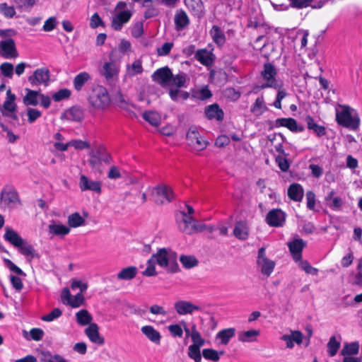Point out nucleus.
Segmentation results:
<instances>
[{"instance_id":"f8f14e48","label":"nucleus","mask_w":362,"mask_h":362,"mask_svg":"<svg viewBox=\"0 0 362 362\" xmlns=\"http://www.w3.org/2000/svg\"><path fill=\"white\" fill-rule=\"evenodd\" d=\"M1 203L8 207H13L20 203V199L17 191L12 187H5L1 192Z\"/></svg>"},{"instance_id":"58836bf2","label":"nucleus","mask_w":362,"mask_h":362,"mask_svg":"<svg viewBox=\"0 0 362 362\" xmlns=\"http://www.w3.org/2000/svg\"><path fill=\"white\" fill-rule=\"evenodd\" d=\"M259 335V331L250 329L238 333V340L242 342H252L256 341V337Z\"/></svg>"},{"instance_id":"79ce46f5","label":"nucleus","mask_w":362,"mask_h":362,"mask_svg":"<svg viewBox=\"0 0 362 362\" xmlns=\"http://www.w3.org/2000/svg\"><path fill=\"white\" fill-rule=\"evenodd\" d=\"M143 118L150 124L157 127L160 123V116L154 111H146L143 113Z\"/></svg>"},{"instance_id":"c03bdc74","label":"nucleus","mask_w":362,"mask_h":362,"mask_svg":"<svg viewBox=\"0 0 362 362\" xmlns=\"http://www.w3.org/2000/svg\"><path fill=\"white\" fill-rule=\"evenodd\" d=\"M76 321L80 325H87L91 324L92 316L86 310H81L76 314Z\"/></svg>"},{"instance_id":"4468645a","label":"nucleus","mask_w":362,"mask_h":362,"mask_svg":"<svg viewBox=\"0 0 362 362\" xmlns=\"http://www.w3.org/2000/svg\"><path fill=\"white\" fill-rule=\"evenodd\" d=\"M154 82L160 84L162 87L167 86L171 81L173 73L168 66L158 69L151 76Z\"/></svg>"},{"instance_id":"393cba45","label":"nucleus","mask_w":362,"mask_h":362,"mask_svg":"<svg viewBox=\"0 0 362 362\" xmlns=\"http://www.w3.org/2000/svg\"><path fill=\"white\" fill-rule=\"evenodd\" d=\"M16 95L11 93V89L6 91V98L4 102L3 109L1 110L4 116H8V112L13 113L16 110Z\"/></svg>"},{"instance_id":"49530a36","label":"nucleus","mask_w":362,"mask_h":362,"mask_svg":"<svg viewBox=\"0 0 362 362\" xmlns=\"http://www.w3.org/2000/svg\"><path fill=\"white\" fill-rule=\"evenodd\" d=\"M180 261L182 266L186 269H191L198 264V260L192 255H181Z\"/></svg>"},{"instance_id":"f257e3e1","label":"nucleus","mask_w":362,"mask_h":362,"mask_svg":"<svg viewBox=\"0 0 362 362\" xmlns=\"http://www.w3.org/2000/svg\"><path fill=\"white\" fill-rule=\"evenodd\" d=\"M336 122L351 131L359 128L361 119L357 111L347 105L337 104L335 107Z\"/></svg>"},{"instance_id":"774afa93","label":"nucleus","mask_w":362,"mask_h":362,"mask_svg":"<svg viewBox=\"0 0 362 362\" xmlns=\"http://www.w3.org/2000/svg\"><path fill=\"white\" fill-rule=\"evenodd\" d=\"M56 25L57 19L55 17L52 16L45 21L42 27V30L45 32H50L55 28Z\"/></svg>"},{"instance_id":"7c9ffc66","label":"nucleus","mask_w":362,"mask_h":362,"mask_svg":"<svg viewBox=\"0 0 362 362\" xmlns=\"http://www.w3.org/2000/svg\"><path fill=\"white\" fill-rule=\"evenodd\" d=\"M235 334V329L230 327L222 329L216 334V339L219 341V343L222 345H227L230 339Z\"/></svg>"},{"instance_id":"3c124183","label":"nucleus","mask_w":362,"mask_h":362,"mask_svg":"<svg viewBox=\"0 0 362 362\" xmlns=\"http://www.w3.org/2000/svg\"><path fill=\"white\" fill-rule=\"evenodd\" d=\"M340 347V341L335 337H332L327 344V351L331 356H334Z\"/></svg>"},{"instance_id":"0eeeda50","label":"nucleus","mask_w":362,"mask_h":362,"mask_svg":"<svg viewBox=\"0 0 362 362\" xmlns=\"http://www.w3.org/2000/svg\"><path fill=\"white\" fill-rule=\"evenodd\" d=\"M276 68L271 63H266L264 65V69L261 72V76L266 82L261 85L260 88L264 89L267 88H277L278 84L276 80Z\"/></svg>"},{"instance_id":"864d4df0","label":"nucleus","mask_w":362,"mask_h":362,"mask_svg":"<svg viewBox=\"0 0 362 362\" xmlns=\"http://www.w3.org/2000/svg\"><path fill=\"white\" fill-rule=\"evenodd\" d=\"M202 355L205 359L211 360L213 361H218L220 358V354L218 352L212 349H203Z\"/></svg>"},{"instance_id":"4be33fe9","label":"nucleus","mask_w":362,"mask_h":362,"mask_svg":"<svg viewBox=\"0 0 362 362\" xmlns=\"http://www.w3.org/2000/svg\"><path fill=\"white\" fill-rule=\"evenodd\" d=\"M175 28L177 31L183 30L189 24V18L182 9L176 11L174 16Z\"/></svg>"},{"instance_id":"2eb2a0df","label":"nucleus","mask_w":362,"mask_h":362,"mask_svg":"<svg viewBox=\"0 0 362 362\" xmlns=\"http://www.w3.org/2000/svg\"><path fill=\"white\" fill-rule=\"evenodd\" d=\"M132 16V13L129 10L120 11L115 13L112 17V28L115 30H122L123 25L129 21Z\"/></svg>"},{"instance_id":"0e129e2a","label":"nucleus","mask_w":362,"mask_h":362,"mask_svg":"<svg viewBox=\"0 0 362 362\" xmlns=\"http://www.w3.org/2000/svg\"><path fill=\"white\" fill-rule=\"evenodd\" d=\"M84 303V297L82 293L79 292L74 297H71V300L69 302V305L72 308H78Z\"/></svg>"},{"instance_id":"a211bd4d","label":"nucleus","mask_w":362,"mask_h":362,"mask_svg":"<svg viewBox=\"0 0 362 362\" xmlns=\"http://www.w3.org/2000/svg\"><path fill=\"white\" fill-rule=\"evenodd\" d=\"M78 185L82 192L89 190L97 194L101 192V182L97 180H91L85 175L80 176Z\"/></svg>"},{"instance_id":"a19ab883","label":"nucleus","mask_w":362,"mask_h":362,"mask_svg":"<svg viewBox=\"0 0 362 362\" xmlns=\"http://www.w3.org/2000/svg\"><path fill=\"white\" fill-rule=\"evenodd\" d=\"M93 152L98 156V158L105 163H110L112 161V156L104 145L100 144Z\"/></svg>"},{"instance_id":"c756f323","label":"nucleus","mask_w":362,"mask_h":362,"mask_svg":"<svg viewBox=\"0 0 362 362\" xmlns=\"http://www.w3.org/2000/svg\"><path fill=\"white\" fill-rule=\"evenodd\" d=\"M304 195L303 187L298 183L291 184L288 189V197L294 202H300Z\"/></svg>"},{"instance_id":"bb28decb","label":"nucleus","mask_w":362,"mask_h":362,"mask_svg":"<svg viewBox=\"0 0 362 362\" xmlns=\"http://www.w3.org/2000/svg\"><path fill=\"white\" fill-rule=\"evenodd\" d=\"M4 238L6 241L8 242L17 248L19 246H21V244L25 241V240L23 239L16 231L9 227H6L5 228Z\"/></svg>"},{"instance_id":"c9c22d12","label":"nucleus","mask_w":362,"mask_h":362,"mask_svg":"<svg viewBox=\"0 0 362 362\" xmlns=\"http://www.w3.org/2000/svg\"><path fill=\"white\" fill-rule=\"evenodd\" d=\"M90 79V74L86 71H83L77 74L74 78V87L77 91H81L86 84Z\"/></svg>"},{"instance_id":"7ed1b4c3","label":"nucleus","mask_w":362,"mask_h":362,"mask_svg":"<svg viewBox=\"0 0 362 362\" xmlns=\"http://www.w3.org/2000/svg\"><path fill=\"white\" fill-rule=\"evenodd\" d=\"M88 101L93 107L97 110H104L110 104V97L105 87L97 86L93 89Z\"/></svg>"},{"instance_id":"423d86ee","label":"nucleus","mask_w":362,"mask_h":362,"mask_svg":"<svg viewBox=\"0 0 362 362\" xmlns=\"http://www.w3.org/2000/svg\"><path fill=\"white\" fill-rule=\"evenodd\" d=\"M257 264L260 269L262 274L269 276L275 267V262L269 259L266 256V250L264 247H260L258 250L257 257Z\"/></svg>"},{"instance_id":"680f3d73","label":"nucleus","mask_w":362,"mask_h":362,"mask_svg":"<svg viewBox=\"0 0 362 362\" xmlns=\"http://www.w3.org/2000/svg\"><path fill=\"white\" fill-rule=\"evenodd\" d=\"M296 263H298V266L303 270L305 271L307 274H317V269L313 267L312 266H310V264H309V262L306 260H303L302 259H300V261H298V262H296Z\"/></svg>"},{"instance_id":"6e6d98bb","label":"nucleus","mask_w":362,"mask_h":362,"mask_svg":"<svg viewBox=\"0 0 362 362\" xmlns=\"http://www.w3.org/2000/svg\"><path fill=\"white\" fill-rule=\"evenodd\" d=\"M71 95V91L67 88H62L54 93L52 95V99L55 102H59L61 100L67 99Z\"/></svg>"},{"instance_id":"9d476101","label":"nucleus","mask_w":362,"mask_h":362,"mask_svg":"<svg viewBox=\"0 0 362 362\" xmlns=\"http://www.w3.org/2000/svg\"><path fill=\"white\" fill-rule=\"evenodd\" d=\"M0 55L4 59H15L18 57L15 41L12 38L0 41Z\"/></svg>"},{"instance_id":"473e14b6","label":"nucleus","mask_w":362,"mask_h":362,"mask_svg":"<svg viewBox=\"0 0 362 362\" xmlns=\"http://www.w3.org/2000/svg\"><path fill=\"white\" fill-rule=\"evenodd\" d=\"M210 35L214 42L219 47H222L226 43V35L218 25H214L210 30Z\"/></svg>"},{"instance_id":"9b49d317","label":"nucleus","mask_w":362,"mask_h":362,"mask_svg":"<svg viewBox=\"0 0 362 362\" xmlns=\"http://www.w3.org/2000/svg\"><path fill=\"white\" fill-rule=\"evenodd\" d=\"M290 254L295 262L302 259V252L306 246V242L299 238H293L287 243Z\"/></svg>"},{"instance_id":"4d7b16f0","label":"nucleus","mask_w":362,"mask_h":362,"mask_svg":"<svg viewBox=\"0 0 362 362\" xmlns=\"http://www.w3.org/2000/svg\"><path fill=\"white\" fill-rule=\"evenodd\" d=\"M130 75L134 76L143 72L142 64L140 60H135L131 66H127Z\"/></svg>"},{"instance_id":"412c9836","label":"nucleus","mask_w":362,"mask_h":362,"mask_svg":"<svg viewBox=\"0 0 362 362\" xmlns=\"http://www.w3.org/2000/svg\"><path fill=\"white\" fill-rule=\"evenodd\" d=\"M70 228L65 225L59 224L53 222L48 226L47 231L50 238L54 236L63 238L70 233Z\"/></svg>"},{"instance_id":"dca6fc26","label":"nucleus","mask_w":362,"mask_h":362,"mask_svg":"<svg viewBox=\"0 0 362 362\" xmlns=\"http://www.w3.org/2000/svg\"><path fill=\"white\" fill-rule=\"evenodd\" d=\"M286 221V215L284 211L279 209L270 210L266 216V222L272 227H281Z\"/></svg>"},{"instance_id":"c85d7f7f","label":"nucleus","mask_w":362,"mask_h":362,"mask_svg":"<svg viewBox=\"0 0 362 362\" xmlns=\"http://www.w3.org/2000/svg\"><path fill=\"white\" fill-rule=\"evenodd\" d=\"M327 205L333 210L341 209L344 201L334 191H331L325 198Z\"/></svg>"},{"instance_id":"e433bc0d","label":"nucleus","mask_w":362,"mask_h":362,"mask_svg":"<svg viewBox=\"0 0 362 362\" xmlns=\"http://www.w3.org/2000/svg\"><path fill=\"white\" fill-rule=\"evenodd\" d=\"M195 59L204 66H209L213 62L211 53L206 49H198L195 53Z\"/></svg>"},{"instance_id":"a878e982","label":"nucleus","mask_w":362,"mask_h":362,"mask_svg":"<svg viewBox=\"0 0 362 362\" xmlns=\"http://www.w3.org/2000/svg\"><path fill=\"white\" fill-rule=\"evenodd\" d=\"M204 112L209 119H216L217 121L223 119L224 112L216 103L206 106Z\"/></svg>"},{"instance_id":"a18cd8bd","label":"nucleus","mask_w":362,"mask_h":362,"mask_svg":"<svg viewBox=\"0 0 362 362\" xmlns=\"http://www.w3.org/2000/svg\"><path fill=\"white\" fill-rule=\"evenodd\" d=\"M359 351L358 342H352L344 344L341 354L343 356H351L357 354Z\"/></svg>"},{"instance_id":"1a4fd4ad","label":"nucleus","mask_w":362,"mask_h":362,"mask_svg":"<svg viewBox=\"0 0 362 362\" xmlns=\"http://www.w3.org/2000/svg\"><path fill=\"white\" fill-rule=\"evenodd\" d=\"M50 81V71L46 67L37 69L33 74L28 77L29 83L33 86L43 84L48 86Z\"/></svg>"},{"instance_id":"13d9d810","label":"nucleus","mask_w":362,"mask_h":362,"mask_svg":"<svg viewBox=\"0 0 362 362\" xmlns=\"http://www.w3.org/2000/svg\"><path fill=\"white\" fill-rule=\"evenodd\" d=\"M0 12L8 18H11L16 15L13 6H9L6 3L0 4Z\"/></svg>"},{"instance_id":"39448f33","label":"nucleus","mask_w":362,"mask_h":362,"mask_svg":"<svg viewBox=\"0 0 362 362\" xmlns=\"http://www.w3.org/2000/svg\"><path fill=\"white\" fill-rule=\"evenodd\" d=\"M187 144L195 151H202L207 146V141L199 135L196 127H190L186 136Z\"/></svg>"},{"instance_id":"ea45409f","label":"nucleus","mask_w":362,"mask_h":362,"mask_svg":"<svg viewBox=\"0 0 362 362\" xmlns=\"http://www.w3.org/2000/svg\"><path fill=\"white\" fill-rule=\"evenodd\" d=\"M266 110H267V107L263 95L258 97L250 108V111L257 116L262 115Z\"/></svg>"},{"instance_id":"6ab92c4d","label":"nucleus","mask_w":362,"mask_h":362,"mask_svg":"<svg viewBox=\"0 0 362 362\" xmlns=\"http://www.w3.org/2000/svg\"><path fill=\"white\" fill-rule=\"evenodd\" d=\"M174 308L177 313L180 315L192 314L194 311L201 310L199 306L194 305L191 302L187 300H178L175 302Z\"/></svg>"},{"instance_id":"2f4dec72","label":"nucleus","mask_w":362,"mask_h":362,"mask_svg":"<svg viewBox=\"0 0 362 362\" xmlns=\"http://www.w3.org/2000/svg\"><path fill=\"white\" fill-rule=\"evenodd\" d=\"M26 94L23 97V103L27 105L36 106L39 103L40 90H33L29 88H25Z\"/></svg>"},{"instance_id":"f3484780","label":"nucleus","mask_w":362,"mask_h":362,"mask_svg":"<svg viewBox=\"0 0 362 362\" xmlns=\"http://www.w3.org/2000/svg\"><path fill=\"white\" fill-rule=\"evenodd\" d=\"M182 218L178 222L179 229L184 233L190 235L197 231L194 219L186 212L182 211Z\"/></svg>"},{"instance_id":"338daca9","label":"nucleus","mask_w":362,"mask_h":362,"mask_svg":"<svg viewBox=\"0 0 362 362\" xmlns=\"http://www.w3.org/2000/svg\"><path fill=\"white\" fill-rule=\"evenodd\" d=\"M171 81H173V84L177 86L178 88L183 87L185 86V83L186 82V74L184 73H180L175 76L173 75Z\"/></svg>"},{"instance_id":"69168bd1","label":"nucleus","mask_w":362,"mask_h":362,"mask_svg":"<svg viewBox=\"0 0 362 362\" xmlns=\"http://www.w3.org/2000/svg\"><path fill=\"white\" fill-rule=\"evenodd\" d=\"M62 315V312L59 308L53 309L49 314L42 317V320L45 322H52L59 317Z\"/></svg>"},{"instance_id":"ddd939ff","label":"nucleus","mask_w":362,"mask_h":362,"mask_svg":"<svg viewBox=\"0 0 362 362\" xmlns=\"http://www.w3.org/2000/svg\"><path fill=\"white\" fill-rule=\"evenodd\" d=\"M152 196L156 204H163V201L160 199V197L170 202L173 200L174 195L171 187L165 185H160L153 188Z\"/></svg>"},{"instance_id":"bf43d9fd","label":"nucleus","mask_w":362,"mask_h":362,"mask_svg":"<svg viewBox=\"0 0 362 362\" xmlns=\"http://www.w3.org/2000/svg\"><path fill=\"white\" fill-rule=\"evenodd\" d=\"M182 325L179 324H173L168 326V329L170 334L173 337H182L183 335V329L182 327Z\"/></svg>"},{"instance_id":"5701e85b","label":"nucleus","mask_w":362,"mask_h":362,"mask_svg":"<svg viewBox=\"0 0 362 362\" xmlns=\"http://www.w3.org/2000/svg\"><path fill=\"white\" fill-rule=\"evenodd\" d=\"M186 6L192 16L200 18L204 15V5L202 0H185Z\"/></svg>"},{"instance_id":"aec40b11","label":"nucleus","mask_w":362,"mask_h":362,"mask_svg":"<svg viewBox=\"0 0 362 362\" xmlns=\"http://www.w3.org/2000/svg\"><path fill=\"white\" fill-rule=\"evenodd\" d=\"M275 127H286L293 132H300L303 130V127L299 126L293 118H278L274 122Z\"/></svg>"},{"instance_id":"6e6552de","label":"nucleus","mask_w":362,"mask_h":362,"mask_svg":"<svg viewBox=\"0 0 362 362\" xmlns=\"http://www.w3.org/2000/svg\"><path fill=\"white\" fill-rule=\"evenodd\" d=\"M112 54L113 52L110 53V58H112ZM119 71V66L110 59V62L104 63L100 70V74L105 78L107 83H112L117 78Z\"/></svg>"},{"instance_id":"72a5a7b5","label":"nucleus","mask_w":362,"mask_h":362,"mask_svg":"<svg viewBox=\"0 0 362 362\" xmlns=\"http://www.w3.org/2000/svg\"><path fill=\"white\" fill-rule=\"evenodd\" d=\"M248 228L243 221H238L235 223L233 230V235L239 240H245L248 238Z\"/></svg>"},{"instance_id":"052dcab7","label":"nucleus","mask_w":362,"mask_h":362,"mask_svg":"<svg viewBox=\"0 0 362 362\" xmlns=\"http://www.w3.org/2000/svg\"><path fill=\"white\" fill-rule=\"evenodd\" d=\"M194 96L199 100H204L212 96L211 92L207 86L202 87L199 90L195 93Z\"/></svg>"},{"instance_id":"20e7f679","label":"nucleus","mask_w":362,"mask_h":362,"mask_svg":"<svg viewBox=\"0 0 362 362\" xmlns=\"http://www.w3.org/2000/svg\"><path fill=\"white\" fill-rule=\"evenodd\" d=\"M318 80L320 86L318 90L320 91L321 104L329 105L335 95L334 85L324 76L318 77Z\"/></svg>"},{"instance_id":"37998d69","label":"nucleus","mask_w":362,"mask_h":362,"mask_svg":"<svg viewBox=\"0 0 362 362\" xmlns=\"http://www.w3.org/2000/svg\"><path fill=\"white\" fill-rule=\"evenodd\" d=\"M67 221L69 227L71 228H77L83 226L85 223V219L78 212L70 214Z\"/></svg>"},{"instance_id":"e2e57ef3","label":"nucleus","mask_w":362,"mask_h":362,"mask_svg":"<svg viewBox=\"0 0 362 362\" xmlns=\"http://www.w3.org/2000/svg\"><path fill=\"white\" fill-rule=\"evenodd\" d=\"M28 121L32 124L42 116V112L34 108L29 107L27 110Z\"/></svg>"},{"instance_id":"5fc2aeb1","label":"nucleus","mask_w":362,"mask_h":362,"mask_svg":"<svg viewBox=\"0 0 362 362\" xmlns=\"http://www.w3.org/2000/svg\"><path fill=\"white\" fill-rule=\"evenodd\" d=\"M156 263L154 259L151 257L147 261V267L146 269L142 272V274L145 276H155L157 275V272L155 267Z\"/></svg>"},{"instance_id":"09e8293b","label":"nucleus","mask_w":362,"mask_h":362,"mask_svg":"<svg viewBox=\"0 0 362 362\" xmlns=\"http://www.w3.org/2000/svg\"><path fill=\"white\" fill-rule=\"evenodd\" d=\"M45 334L44 331L40 328H33L30 330L29 337H28V333L25 332L24 337L28 339H33L34 341H40L42 339Z\"/></svg>"},{"instance_id":"8fccbe9b","label":"nucleus","mask_w":362,"mask_h":362,"mask_svg":"<svg viewBox=\"0 0 362 362\" xmlns=\"http://www.w3.org/2000/svg\"><path fill=\"white\" fill-rule=\"evenodd\" d=\"M202 346H193L190 345L188 347V356L193 359L194 362H201L202 361V355L200 351V348Z\"/></svg>"},{"instance_id":"de8ad7c7","label":"nucleus","mask_w":362,"mask_h":362,"mask_svg":"<svg viewBox=\"0 0 362 362\" xmlns=\"http://www.w3.org/2000/svg\"><path fill=\"white\" fill-rule=\"evenodd\" d=\"M70 119L75 122H81L84 117L83 110L77 106H73L69 111Z\"/></svg>"},{"instance_id":"4c0bfd02","label":"nucleus","mask_w":362,"mask_h":362,"mask_svg":"<svg viewBox=\"0 0 362 362\" xmlns=\"http://www.w3.org/2000/svg\"><path fill=\"white\" fill-rule=\"evenodd\" d=\"M137 268L134 266H129L123 268L117 275V277L119 280H132L137 274Z\"/></svg>"},{"instance_id":"603ef678","label":"nucleus","mask_w":362,"mask_h":362,"mask_svg":"<svg viewBox=\"0 0 362 362\" xmlns=\"http://www.w3.org/2000/svg\"><path fill=\"white\" fill-rule=\"evenodd\" d=\"M13 65L9 62H4L0 65L1 74L8 78H12L13 76Z\"/></svg>"},{"instance_id":"f03ea898","label":"nucleus","mask_w":362,"mask_h":362,"mask_svg":"<svg viewBox=\"0 0 362 362\" xmlns=\"http://www.w3.org/2000/svg\"><path fill=\"white\" fill-rule=\"evenodd\" d=\"M151 257L154 259L155 263L160 267L166 268L170 267V270L173 273L177 272L179 270V266L176 262V254L170 249L160 248Z\"/></svg>"},{"instance_id":"f704fd0d","label":"nucleus","mask_w":362,"mask_h":362,"mask_svg":"<svg viewBox=\"0 0 362 362\" xmlns=\"http://www.w3.org/2000/svg\"><path fill=\"white\" fill-rule=\"evenodd\" d=\"M19 252L24 256H25L29 261L33 259L39 257L38 254L35 252L33 247L28 243L25 240L21 244V246L18 247Z\"/></svg>"},{"instance_id":"cd10ccee","label":"nucleus","mask_w":362,"mask_h":362,"mask_svg":"<svg viewBox=\"0 0 362 362\" xmlns=\"http://www.w3.org/2000/svg\"><path fill=\"white\" fill-rule=\"evenodd\" d=\"M141 331L143 334L146 336V337L150 340L151 342L156 344H160L161 335L160 332L156 330L151 325H145L141 328Z\"/></svg>"},{"instance_id":"b1692460","label":"nucleus","mask_w":362,"mask_h":362,"mask_svg":"<svg viewBox=\"0 0 362 362\" xmlns=\"http://www.w3.org/2000/svg\"><path fill=\"white\" fill-rule=\"evenodd\" d=\"M98 329V326L96 323H91L85 329V333L90 341L99 345H103L105 343V339L100 335Z\"/></svg>"}]
</instances>
